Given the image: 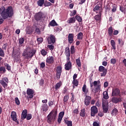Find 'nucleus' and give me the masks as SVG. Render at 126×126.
I'll return each mask as SVG.
<instances>
[{
	"label": "nucleus",
	"instance_id": "f257e3e1",
	"mask_svg": "<svg viewBox=\"0 0 126 126\" xmlns=\"http://www.w3.org/2000/svg\"><path fill=\"white\" fill-rule=\"evenodd\" d=\"M0 14H1V16L4 20L7 19V18H11L14 14L12 6H9L6 9L4 6H1L0 7Z\"/></svg>",
	"mask_w": 126,
	"mask_h": 126
},
{
	"label": "nucleus",
	"instance_id": "f03ea898",
	"mask_svg": "<svg viewBox=\"0 0 126 126\" xmlns=\"http://www.w3.org/2000/svg\"><path fill=\"white\" fill-rule=\"evenodd\" d=\"M58 117V111L57 110H52L47 117V122L49 125L52 124V123H54L56 121Z\"/></svg>",
	"mask_w": 126,
	"mask_h": 126
},
{
	"label": "nucleus",
	"instance_id": "7ed1b4c3",
	"mask_svg": "<svg viewBox=\"0 0 126 126\" xmlns=\"http://www.w3.org/2000/svg\"><path fill=\"white\" fill-rule=\"evenodd\" d=\"M35 53V52H33L31 50H29V49L27 48L23 51L22 56L23 57H25V59L29 60V59H32V58L34 57Z\"/></svg>",
	"mask_w": 126,
	"mask_h": 126
},
{
	"label": "nucleus",
	"instance_id": "20e7f679",
	"mask_svg": "<svg viewBox=\"0 0 126 126\" xmlns=\"http://www.w3.org/2000/svg\"><path fill=\"white\" fill-rule=\"evenodd\" d=\"M100 83H101L100 80H98L97 81H94V82L91 81H90V84L91 88H92L93 86H94V87L97 86L95 89V93H96V92H99V91H101V84H100Z\"/></svg>",
	"mask_w": 126,
	"mask_h": 126
},
{
	"label": "nucleus",
	"instance_id": "39448f33",
	"mask_svg": "<svg viewBox=\"0 0 126 126\" xmlns=\"http://www.w3.org/2000/svg\"><path fill=\"white\" fill-rule=\"evenodd\" d=\"M63 68L62 66H58L56 68V77L58 80L61 78V75H62Z\"/></svg>",
	"mask_w": 126,
	"mask_h": 126
},
{
	"label": "nucleus",
	"instance_id": "423d86ee",
	"mask_svg": "<svg viewBox=\"0 0 126 126\" xmlns=\"http://www.w3.org/2000/svg\"><path fill=\"white\" fill-rule=\"evenodd\" d=\"M44 16V13L41 11L38 12V13H35L34 15V19L36 21H39L43 18Z\"/></svg>",
	"mask_w": 126,
	"mask_h": 126
},
{
	"label": "nucleus",
	"instance_id": "0eeeda50",
	"mask_svg": "<svg viewBox=\"0 0 126 126\" xmlns=\"http://www.w3.org/2000/svg\"><path fill=\"white\" fill-rule=\"evenodd\" d=\"M98 71L101 73V76H105L107 74V69L103 66H99L98 67Z\"/></svg>",
	"mask_w": 126,
	"mask_h": 126
},
{
	"label": "nucleus",
	"instance_id": "6e6552de",
	"mask_svg": "<svg viewBox=\"0 0 126 126\" xmlns=\"http://www.w3.org/2000/svg\"><path fill=\"white\" fill-rule=\"evenodd\" d=\"M34 92L33 90L28 89L27 90V94L29 96H27V98H28V99H32V98L34 97Z\"/></svg>",
	"mask_w": 126,
	"mask_h": 126
},
{
	"label": "nucleus",
	"instance_id": "1a4fd4ad",
	"mask_svg": "<svg viewBox=\"0 0 126 126\" xmlns=\"http://www.w3.org/2000/svg\"><path fill=\"white\" fill-rule=\"evenodd\" d=\"M55 62V59L53 56H49L46 59V65L48 64H53Z\"/></svg>",
	"mask_w": 126,
	"mask_h": 126
},
{
	"label": "nucleus",
	"instance_id": "9d476101",
	"mask_svg": "<svg viewBox=\"0 0 126 126\" xmlns=\"http://www.w3.org/2000/svg\"><path fill=\"white\" fill-rule=\"evenodd\" d=\"M11 118L12 119V121L15 122V123H17L18 125L19 124V122L17 120V114H16V112L15 111L11 112Z\"/></svg>",
	"mask_w": 126,
	"mask_h": 126
},
{
	"label": "nucleus",
	"instance_id": "9b49d317",
	"mask_svg": "<svg viewBox=\"0 0 126 126\" xmlns=\"http://www.w3.org/2000/svg\"><path fill=\"white\" fill-rule=\"evenodd\" d=\"M91 117H95V115L98 113V108L96 106H93L91 108Z\"/></svg>",
	"mask_w": 126,
	"mask_h": 126
},
{
	"label": "nucleus",
	"instance_id": "f8f14e48",
	"mask_svg": "<svg viewBox=\"0 0 126 126\" xmlns=\"http://www.w3.org/2000/svg\"><path fill=\"white\" fill-rule=\"evenodd\" d=\"M47 42L50 45L55 44L56 42V37L55 35H51L50 36H49L47 38Z\"/></svg>",
	"mask_w": 126,
	"mask_h": 126
},
{
	"label": "nucleus",
	"instance_id": "ddd939ff",
	"mask_svg": "<svg viewBox=\"0 0 126 126\" xmlns=\"http://www.w3.org/2000/svg\"><path fill=\"white\" fill-rule=\"evenodd\" d=\"M102 110L104 114L108 113V111H109V105H108V103L107 102L102 103Z\"/></svg>",
	"mask_w": 126,
	"mask_h": 126
},
{
	"label": "nucleus",
	"instance_id": "4468645a",
	"mask_svg": "<svg viewBox=\"0 0 126 126\" xmlns=\"http://www.w3.org/2000/svg\"><path fill=\"white\" fill-rule=\"evenodd\" d=\"M121 93V91L119 89L114 88L112 89V96H119Z\"/></svg>",
	"mask_w": 126,
	"mask_h": 126
},
{
	"label": "nucleus",
	"instance_id": "2eb2a0df",
	"mask_svg": "<svg viewBox=\"0 0 126 126\" xmlns=\"http://www.w3.org/2000/svg\"><path fill=\"white\" fill-rule=\"evenodd\" d=\"M91 96L89 95H86V97L84 99V103L86 106H89L90 105V102L91 101Z\"/></svg>",
	"mask_w": 126,
	"mask_h": 126
},
{
	"label": "nucleus",
	"instance_id": "dca6fc26",
	"mask_svg": "<svg viewBox=\"0 0 126 126\" xmlns=\"http://www.w3.org/2000/svg\"><path fill=\"white\" fill-rule=\"evenodd\" d=\"M93 10L96 13H102V8L101 7V5L100 6L99 4H97L94 7Z\"/></svg>",
	"mask_w": 126,
	"mask_h": 126
},
{
	"label": "nucleus",
	"instance_id": "f3484780",
	"mask_svg": "<svg viewBox=\"0 0 126 126\" xmlns=\"http://www.w3.org/2000/svg\"><path fill=\"white\" fill-rule=\"evenodd\" d=\"M64 68L65 70H69L70 69H71L72 68V63H71V62L68 61L65 64Z\"/></svg>",
	"mask_w": 126,
	"mask_h": 126
},
{
	"label": "nucleus",
	"instance_id": "a211bd4d",
	"mask_svg": "<svg viewBox=\"0 0 126 126\" xmlns=\"http://www.w3.org/2000/svg\"><path fill=\"white\" fill-rule=\"evenodd\" d=\"M111 102L114 104H118L119 102H122V98L117 97H113L111 99Z\"/></svg>",
	"mask_w": 126,
	"mask_h": 126
},
{
	"label": "nucleus",
	"instance_id": "6ab92c4d",
	"mask_svg": "<svg viewBox=\"0 0 126 126\" xmlns=\"http://www.w3.org/2000/svg\"><path fill=\"white\" fill-rule=\"evenodd\" d=\"M28 113V111H27V109L23 110L22 114H21V119L22 120H24V119H26V118L27 117Z\"/></svg>",
	"mask_w": 126,
	"mask_h": 126
},
{
	"label": "nucleus",
	"instance_id": "aec40b11",
	"mask_svg": "<svg viewBox=\"0 0 126 126\" xmlns=\"http://www.w3.org/2000/svg\"><path fill=\"white\" fill-rule=\"evenodd\" d=\"M74 35L73 33H69L68 36V41L69 44L73 43V37Z\"/></svg>",
	"mask_w": 126,
	"mask_h": 126
},
{
	"label": "nucleus",
	"instance_id": "412c9836",
	"mask_svg": "<svg viewBox=\"0 0 126 126\" xmlns=\"http://www.w3.org/2000/svg\"><path fill=\"white\" fill-rule=\"evenodd\" d=\"M99 14L96 15L94 18L96 21H99V22H100L101 21V18L102 16V13H98Z\"/></svg>",
	"mask_w": 126,
	"mask_h": 126
},
{
	"label": "nucleus",
	"instance_id": "4be33fe9",
	"mask_svg": "<svg viewBox=\"0 0 126 126\" xmlns=\"http://www.w3.org/2000/svg\"><path fill=\"white\" fill-rule=\"evenodd\" d=\"M67 23H68V24L75 23V17H73L69 18L68 20L67 21Z\"/></svg>",
	"mask_w": 126,
	"mask_h": 126
},
{
	"label": "nucleus",
	"instance_id": "5701e85b",
	"mask_svg": "<svg viewBox=\"0 0 126 126\" xmlns=\"http://www.w3.org/2000/svg\"><path fill=\"white\" fill-rule=\"evenodd\" d=\"M69 99V95H65L63 99V103L64 105H66L67 104V101H68Z\"/></svg>",
	"mask_w": 126,
	"mask_h": 126
},
{
	"label": "nucleus",
	"instance_id": "b1692460",
	"mask_svg": "<svg viewBox=\"0 0 126 126\" xmlns=\"http://www.w3.org/2000/svg\"><path fill=\"white\" fill-rule=\"evenodd\" d=\"M63 85V83H62V81H60L59 82L57 83L56 85L55 86V90L56 91L59 90L60 88H61V87Z\"/></svg>",
	"mask_w": 126,
	"mask_h": 126
},
{
	"label": "nucleus",
	"instance_id": "393cba45",
	"mask_svg": "<svg viewBox=\"0 0 126 126\" xmlns=\"http://www.w3.org/2000/svg\"><path fill=\"white\" fill-rule=\"evenodd\" d=\"M65 55L66 57H70V50H69V47H66L65 49Z\"/></svg>",
	"mask_w": 126,
	"mask_h": 126
},
{
	"label": "nucleus",
	"instance_id": "a878e982",
	"mask_svg": "<svg viewBox=\"0 0 126 126\" xmlns=\"http://www.w3.org/2000/svg\"><path fill=\"white\" fill-rule=\"evenodd\" d=\"M49 26H52L53 27L55 26H58V24L56 22L55 20H52L49 24Z\"/></svg>",
	"mask_w": 126,
	"mask_h": 126
},
{
	"label": "nucleus",
	"instance_id": "bb28decb",
	"mask_svg": "<svg viewBox=\"0 0 126 126\" xmlns=\"http://www.w3.org/2000/svg\"><path fill=\"white\" fill-rule=\"evenodd\" d=\"M41 110L43 112H47L48 111V105L46 103L43 104L42 106Z\"/></svg>",
	"mask_w": 126,
	"mask_h": 126
},
{
	"label": "nucleus",
	"instance_id": "cd10ccee",
	"mask_svg": "<svg viewBox=\"0 0 126 126\" xmlns=\"http://www.w3.org/2000/svg\"><path fill=\"white\" fill-rule=\"evenodd\" d=\"M82 91L84 92V93H85V94H87L88 92H89V91L88 89H86V84H84L82 87Z\"/></svg>",
	"mask_w": 126,
	"mask_h": 126
},
{
	"label": "nucleus",
	"instance_id": "c85d7f7f",
	"mask_svg": "<svg viewBox=\"0 0 126 126\" xmlns=\"http://www.w3.org/2000/svg\"><path fill=\"white\" fill-rule=\"evenodd\" d=\"M64 123H65L67 126H72V122L69 121L67 120V119H64Z\"/></svg>",
	"mask_w": 126,
	"mask_h": 126
},
{
	"label": "nucleus",
	"instance_id": "c756f323",
	"mask_svg": "<svg viewBox=\"0 0 126 126\" xmlns=\"http://www.w3.org/2000/svg\"><path fill=\"white\" fill-rule=\"evenodd\" d=\"M45 3V0H38L37 1V5L38 6H43V4Z\"/></svg>",
	"mask_w": 126,
	"mask_h": 126
},
{
	"label": "nucleus",
	"instance_id": "7c9ffc66",
	"mask_svg": "<svg viewBox=\"0 0 126 126\" xmlns=\"http://www.w3.org/2000/svg\"><path fill=\"white\" fill-rule=\"evenodd\" d=\"M5 71H6V70L5 69V67L4 66L0 67V73H1V74H3L5 73Z\"/></svg>",
	"mask_w": 126,
	"mask_h": 126
},
{
	"label": "nucleus",
	"instance_id": "2f4dec72",
	"mask_svg": "<svg viewBox=\"0 0 126 126\" xmlns=\"http://www.w3.org/2000/svg\"><path fill=\"white\" fill-rule=\"evenodd\" d=\"M0 84H1V85H2V86H3V88L7 87V84L3 80H0Z\"/></svg>",
	"mask_w": 126,
	"mask_h": 126
},
{
	"label": "nucleus",
	"instance_id": "473e14b6",
	"mask_svg": "<svg viewBox=\"0 0 126 126\" xmlns=\"http://www.w3.org/2000/svg\"><path fill=\"white\" fill-rule=\"evenodd\" d=\"M76 64L79 67H81V61H80V58H79L76 60Z\"/></svg>",
	"mask_w": 126,
	"mask_h": 126
},
{
	"label": "nucleus",
	"instance_id": "72a5a7b5",
	"mask_svg": "<svg viewBox=\"0 0 126 126\" xmlns=\"http://www.w3.org/2000/svg\"><path fill=\"white\" fill-rule=\"evenodd\" d=\"M103 98L105 100L109 99V95H108V92L105 91L103 93Z\"/></svg>",
	"mask_w": 126,
	"mask_h": 126
},
{
	"label": "nucleus",
	"instance_id": "f704fd0d",
	"mask_svg": "<svg viewBox=\"0 0 126 126\" xmlns=\"http://www.w3.org/2000/svg\"><path fill=\"white\" fill-rule=\"evenodd\" d=\"M110 43L113 49L116 50V42H115V40L112 39Z\"/></svg>",
	"mask_w": 126,
	"mask_h": 126
},
{
	"label": "nucleus",
	"instance_id": "c9c22d12",
	"mask_svg": "<svg viewBox=\"0 0 126 126\" xmlns=\"http://www.w3.org/2000/svg\"><path fill=\"white\" fill-rule=\"evenodd\" d=\"M119 111H118V109L117 108H114L111 112V115L112 116H115L118 114V112Z\"/></svg>",
	"mask_w": 126,
	"mask_h": 126
},
{
	"label": "nucleus",
	"instance_id": "e433bc0d",
	"mask_svg": "<svg viewBox=\"0 0 126 126\" xmlns=\"http://www.w3.org/2000/svg\"><path fill=\"white\" fill-rule=\"evenodd\" d=\"M4 65L5 66V67L6 68V69L7 70H8L9 71V70H10V69H11V66L10 65H9V64L5 63H4Z\"/></svg>",
	"mask_w": 126,
	"mask_h": 126
},
{
	"label": "nucleus",
	"instance_id": "4c0bfd02",
	"mask_svg": "<svg viewBox=\"0 0 126 126\" xmlns=\"http://www.w3.org/2000/svg\"><path fill=\"white\" fill-rule=\"evenodd\" d=\"M83 38V33L82 32H79L77 36L78 40H82Z\"/></svg>",
	"mask_w": 126,
	"mask_h": 126
},
{
	"label": "nucleus",
	"instance_id": "58836bf2",
	"mask_svg": "<svg viewBox=\"0 0 126 126\" xmlns=\"http://www.w3.org/2000/svg\"><path fill=\"white\" fill-rule=\"evenodd\" d=\"M75 19L78 21V22H82V18L80 16L76 15L75 17Z\"/></svg>",
	"mask_w": 126,
	"mask_h": 126
},
{
	"label": "nucleus",
	"instance_id": "ea45409f",
	"mask_svg": "<svg viewBox=\"0 0 126 126\" xmlns=\"http://www.w3.org/2000/svg\"><path fill=\"white\" fill-rule=\"evenodd\" d=\"M80 116L81 117H85V108L81 110V113H80Z\"/></svg>",
	"mask_w": 126,
	"mask_h": 126
},
{
	"label": "nucleus",
	"instance_id": "a19ab883",
	"mask_svg": "<svg viewBox=\"0 0 126 126\" xmlns=\"http://www.w3.org/2000/svg\"><path fill=\"white\" fill-rule=\"evenodd\" d=\"M72 83L74 86H78V83H79V82L78 80H73Z\"/></svg>",
	"mask_w": 126,
	"mask_h": 126
},
{
	"label": "nucleus",
	"instance_id": "79ce46f5",
	"mask_svg": "<svg viewBox=\"0 0 126 126\" xmlns=\"http://www.w3.org/2000/svg\"><path fill=\"white\" fill-rule=\"evenodd\" d=\"M70 52H71V54H72V55H73V54H74V53H75V48H74V46L72 45L71 46Z\"/></svg>",
	"mask_w": 126,
	"mask_h": 126
},
{
	"label": "nucleus",
	"instance_id": "37998d69",
	"mask_svg": "<svg viewBox=\"0 0 126 126\" xmlns=\"http://www.w3.org/2000/svg\"><path fill=\"white\" fill-rule=\"evenodd\" d=\"M117 4H114L113 5H112V12H116L117 11Z\"/></svg>",
	"mask_w": 126,
	"mask_h": 126
},
{
	"label": "nucleus",
	"instance_id": "c03bdc74",
	"mask_svg": "<svg viewBox=\"0 0 126 126\" xmlns=\"http://www.w3.org/2000/svg\"><path fill=\"white\" fill-rule=\"evenodd\" d=\"M108 32H119L118 31L115 30L114 29H113V27H110L108 28Z\"/></svg>",
	"mask_w": 126,
	"mask_h": 126
},
{
	"label": "nucleus",
	"instance_id": "a18cd8bd",
	"mask_svg": "<svg viewBox=\"0 0 126 126\" xmlns=\"http://www.w3.org/2000/svg\"><path fill=\"white\" fill-rule=\"evenodd\" d=\"M15 103L17 105H20V101L19 100V99H18V97H15Z\"/></svg>",
	"mask_w": 126,
	"mask_h": 126
},
{
	"label": "nucleus",
	"instance_id": "49530a36",
	"mask_svg": "<svg viewBox=\"0 0 126 126\" xmlns=\"http://www.w3.org/2000/svg\"><path fill=\"white\" fill-rule=\"evenodd\" d=\"M41 54L43 57H45L47 55V52L45 50V49H42L40 51Z\"/></svg>",
	"mask_w": 126,
	"mask_h": 126
},
{
	"label": "nucleus",
	"instance_id": "de8ad7c7",
	"mask_svg": "<svg viewBox=\"0 0 126 126\" xmlns=\"http://www.w3.org/2000/svg\"><path fill=\"white\" fill-rule=\"evenodd\" d=\"M37 41L38 42V44H41L43 42V37H38L37 38Z\"/></svg>",
	"mask_w": 126,
	"mask_h": 126
},
{
	"label": "nucleus",
	"instance_id": "09e8293b",
	"mask_svg": "<svg viewBox=\"0 0 126 126\" xmlns=\"http://www.w3.org/2000/svg\"><path fill=\"white\" fill-rule=\"evenodd\" d=\"M120 10L122 12H126V7H124V6H120Z\"/></svg>",
	"mask_w": 126,
	"mask_h": 126
},
{
	"label": "nucleus",
	"instance_id": "8fccbe9b",
	"mask_svg": "<svg viewBox=\"0 0 126 126\" xmlns=\"http://www.w3.org/2000/svg\"><path fill=\"white\" fill-rule=\"evenodd\" d=\"M52 5L51 3L48 1H45L44 2V6L47 7V6H50Z\"/></svg>",
	"mask_w": 126,
	"mask_h": 126
},
{
	"label": "nucleus",
	"instance_id": "3c124183",
	"mask_svg": "<svg viewBox=\"0 0 126 126\" xmlns=\"http://www.w3.org/2000/svg\"><path fill=\"white\" fill-rule=\"evenodd\" d=\"M62 27H56L54 29L55 31L56 32H61L62 31Z\"/></svg>",
	"mask_w": 126,
	"mask_h": 126
},
{
	"label": "nucleus",
	"instance_id": "603ef678",
	"mask_svg": "<svg viewBox=\"0 0 126 126\" xmlns=\"http://www.w3.org/2000/svg\"><path fill=\"white\" fill-rule=\"evenodd\" d=\"M19 43L20 45H22L24 43V38L22 37L19 39Z\"/></svg>",
	"mask_w": 126,
	"mask_h": 126
},
{
	"label": "nucleus",
	"instance_id": "864d4df0",
	"mask_svg": "<svg viewBox=\"0 0 126 126\" xmlns=\"http://www.w3.org/2000/svg\"><path fill=\"white\" fill-rule=\"evenodd\" d=\"M117 63V60L116 59H111L110 60V63L112 64H115Z\"/></svg>",
	"mask_w": 126,
	"mask_h": 126
},
{
	"label": "nucleus",
	"instance_id": "5fc2aeb1",
	"mask_svg": "<svg viewBox=\"0 0 126 126\" xmlns=\"http://www.w3.org/2000/svg\"><path fill=\"white\" fill-rule=\"evenodd\" d=\"M26 119H27V121H29L30 120H31V119H32V115L31 114H29V115H27Z\"/></svg>",
	"mask_w": 126,
	"mask_h": 126
},
{
	"label": "nucleus",
	"instance_id": "6e6d98bb",
	"mask_svg": "<svg viewBox=\"0 0 126 126\" xmlns=\"http://www.w3.org/2000/svg\"><path fill=\"white\" fill-rule=\"evenodd\" d=\"M64 115V112H61L59 113V116L60 118H63V116Z\"/></svg>",
	"mask_w": 126,
	"mask_h": 126
},
{
	"label": "nucleus",
	"instance_id": "4d7b16f0",
	"mask_svg": "<svg viewBox=\"0 0 126 126\" xmlns=\"http://www.w3.org/2000/svg\"><path fill=\"white\" fill-rule=\"evenodd\" d=\"M109 36H110V39H113L114 38V33L113 32H108Z\"/></svg>",
	"mask_w": 126,
	"mask_h": 126
},
{
	"label": "nucleus",
	"instance_id": "13d9d810",
	"mask_svg": "<svg viewBox=\"0 0 126 126\" xmlns=\"http://www.w3.org/2000/svg\"><path fill=\"white\" fill-rule=\"evenodd\" d=\"M44 83H45V81L44 80V79H41L40 80L39 85H40V86H43V85H44Z\"/></svg>",
	"mask_w": 126,
	"mask_h": 126
},
{
	"label": "nucleus",
	"instance_id": "bf43d9fd",
	"mask_svg": "<svg viewBox=\"0 0 126 126\" xmlns=\"http://www.w3.org/2000/svg\"><path fill=\"white\" fill-rule=\"evenodd\" d=\"M71 95H72V97L71 98V101L72 103H74V94H73V93H71Z\"/></svg>",
	"mask_w": 126,
	"mask_h": 126
},
{
	"label": "nucleus",
	"instance_id": "052dcab7",
	"mask_svg": "<svg viewBox=\"0 0 126 126\" xmlns=\"http://www.w3.org/2000/svg\"><path fill=\"white\" fill-rule=\"evenodd\" d=\"M4 56L3 50L0 48V57H3Z\"/></svg>",
	"mask_w": 126,
	"mask_h": 126
},
{
	"label": "nucleus",
	"instance_id": "680f3d73",
	"mask_svg": "<svg viewBox=\"0 0 126 126\" xmlns=\"http://www.w3.org/2000/svg\"><path fill=\"white\" fill-rule=\"evenodd\" d=\"M46 66V65L45 64L44 62H42V63H40V68H44Z\"/></svg>",
	"mask_w": 126,
	"mask_h": 126
},
{
	"label": "nucleus",
	"instance_id": "e2e57ef3",
	"mask_svg": "<svg viewBox=\"0 0 126 126\" xmlns=\"http://www.w3.org/2000/svg\"><path fill=\"white\" fill-rule=\"evenodd\" d=\"M47 48H48V49L50 50H54L55 47L54 46V45H53V44H51L50 45H48Z\"/></svg>",
	"mask_w": 126,
	"mask_h": 126
},
{
	"label": "nucleus",
	"instance_id": "0e129e2a",
	"mask_svg": "<svg viewBox=\"0 0 126 126\" xmlns=\"http://www.w3.org/2000/svg\"><path fill=\"white\" fill-rule=\"evenodd\" d=\"M76 14V11L75 10H73V12H71V13L70 14V16H74Z\"/></svg>",
	"mask_w": 126,
	"mask_h": 126
},
{
	"label": "nucleus",
	"instance_id": "69168bd1",
	"mask_svg": "<svg viewBox=\"0 0 126 126\" xmlns=\"http://www.w3.org/2000/svg\"><path fill=\"white\" fill-rule=\"evenodd\" d=\"M63 94H67L68 93V91H67V89H66V88H64L63 89Z\"/></svg>",
	"mask_w": 126,
	"mask_h": 126
},
{
	"label": "nucleus",
	"instance_id": "338daca9",
	"mask_svg": "<svg viewBox=\"0 0 126 126\" xmlns=\"http://www.w3.org/2000/svg\"><path fill=\"white\" fill-rule=\"evenodd\" d=\"M79 111H78V109H75L73 110V114H75L76 115H78Z\"/></svg>",
	"mask_w": 126,
	"mask_h": 126
},
{
	"label": "nucleus",
	"instance_id": "774afa93",
	"mask_svg": "<svg viewBox=\"0 0 126 126\" xmlns=\"http://www.w3.org/2000/svg\"><path fill=\"white\" fill-rule=\"evenodd\" d=\"M2 80H3V81H4V82H5L6 83H7V84L8 83V79L7 78H6V77H4V78H2Z\"/></svg>",
	"mask_w": 126,
	"mask_h": 126
}]
</instances>
